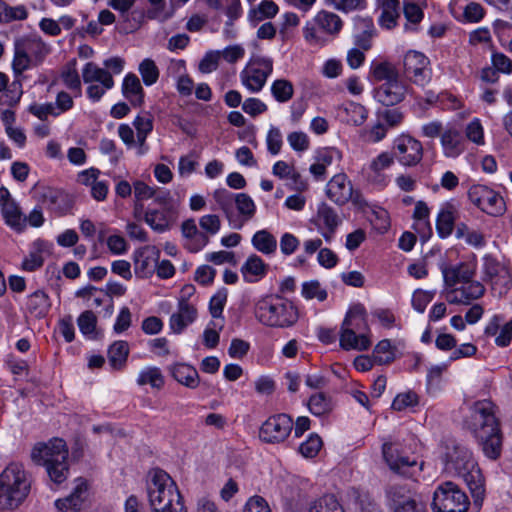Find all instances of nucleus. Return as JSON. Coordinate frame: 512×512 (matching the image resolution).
Wrapping results in <instances>:
<instances>
[{
  "label": "nucleus",
  "mask_w": 512,
  "mask_h": 512,
  "mask_svg": "<svg viewBox=\"0 0 512 512\" xmlns=\"http://www.w3.org/2000/svg\"><path fill=\"white\" fill-rule=\"evenodd\" d=\"M372 355L377 365L390 364L395 359V348L389 339H383L375 346Z\"/></svg>",
  "instance_id": "nucleus-51"
},
{
  "label": "nucleus",
  "mask_w": 512,
  "mask_h": 512,
  "mask_svg": "<svg viewBox=\"0 0 512 512\" xmlns=\"http://www.w3.org/2000/svg\"><path fill=\"white\" fill-rule=\"evenodd\" d=\"M268 264L256 254L250 255L241 267V273L247 283H254L266 276Z\"/></svg>",
  "instance_id": "nucleus-35"
},
{
  "label": "nucleus",
  "mask_w": 512,
  "mask_h": 512,
  "mask_svg": "<svg viewBox=\"0 0 512 512\" xmlns=\"http://www.w3.org/2000/svg\"><path fill=\"white\" fill-rule=\"evenodd\" d=\"M485 287L479 281L470 280L458 288L451 289L446 299L451 304L468 305L472 301L481 298L485 294Z\"/></svg>",
  "instance_id": "nucleus-24"
},
{
  "label": "nucleus",
  "mask_w": 512,
  "mask_h": 512,
  "mask_svg": "<svg viewBox=\"0 0 512 512\" xmlns=\"http://www.w3.org/2000/svg\"><path fill=\"white\" fill-rule=\"evenodd\" d=\"M271 94L279 103H287L293 98L294 86L287 79H276L271 85Z\"/></svg>",
  "instance_id": "nucleus-50"
},
{
  "label": "nucleus",
  "mask_w": 512,
  "mask_h": 512,
  "mask_svg": "<svg viewBox=\"0 0 512 512\" xmlns=\"http://www.w3.org/2000/svg\"><path fill=\"white\" fill-rule=\"evenodd\" d=\"M429 64L423 53L408 51L403 59V74L413 84L424 87L431 80Z\"/></svg>",
  "instance_id": "nucleus-17"
},
{
  "label": "nucleus",
  "mask_w": 512,
  "mask_h": 512,
  "mask_svg": "<svg viewBox=\"0 0 512 512\" xmlns=\"http://www.w3.org/2000/svg\"><path fill=\"white\" fill-rule=\"evenodd\" d=\"M35 193L37 201L57 216L67 214L73 206L69 195L61 189L43 186L37 188Z\"/></svg>",
  "instance_id": "nucleus-18"
},
{
  "label": "nucleus",
  "mask_w": 512,
  "mask_h": 512,
  "mask_svg": "<svg viewBox=\"0 0 512 512\" xmlns=\"http://www.w3.org/2000/svg\"><path fill=\"white\" fill-rule=\"evenodd\" d=\"M445 470L462 477L467 484L476 507L482 506L485 498V479L472 452L455 441L447 442L443 456Z\"/></svg>",
  "instance_id": "nucleus-2"
},
{
  "label": "nucleus",
  "mask_w": 512,
  "mask_h": 512,
  "mask_svg": "<svg viewBox=\"0 0 512 512\" xmlns=\"http://www.w3.org/2000/svg\"><path fill=\"white\" fill-rule=\"evenodd\" d=\"M414 495L406 485L394 484L386 489L388 506L393 512Z\"/></svg>",
  "instance_id": "nucleus-43"
},
{
  "label": "nucleus",
  "mask_w": 512,
  "mask_h": 512,
  "mask_svg": "<svg viewBox=\"0 0 512 512\" xmlns=\"http://www.w3.org/2000/svg\"><path fill=\"white\" fill-rule=\"evenodd\" d=\"M345 112L347 115V122L355 126L362 125L368 117L367 109L359 103L349 104L345 108Z\"/></svg>",
  "instance_id": "nucleus-57"
},
{
  "label": "nucleus",
  "mask_w": 512,
  "mask_h": 512,
  "mask_svg": "<svg viewBox=\"0 0 512 512\" xmlns=\"http://www.w3.org/2000/svg\"><path fill=\"white\" fill-rule=\"evenodd\" d=\"M369 330L364 305L358 303L351 306L341 325L340 346L344 350H367L371 346L366 334Z\"/></svg>",
  "instance_id": "nucleus-6"
},
{
  "label": "nucleus",
  "mask_w": 512,
  "mask_h": 512,
  "mask_svg": "<svg viewBox=\"0 0 512 512\" xmlns=\"http://www.w3.org/2000/svg\"><path fill=\"white\" fill-rule=\"evenodd\" d=\"M255 317L271 328H290L299 319L297 306L287 298L271 295L260 299L255 306Z\"/></svg>",
  "instance_id": "nucleus-4"
},
{
  "label": "nucleus",
  "mask_w": 512,
  "mask_h": 512,
  "mask_svg": "<svg viewBox=\"0 0 512 512\" xmlns=\"http://www.w3.org/2000/svg\"><path fill=\"white\" fill-rule=\"evenodd\" d=\"M129 352V344L126 341L118 340L110 345L108 349V361L113 370L119 371L126 366Z\"/></svg>",
  "instance_id": "nucleus-40"
},
{
  "label": "nucleus",
  "mask_w": 512,
  "mask_h": 512,
  "mask_svg": "<svg viewBox=\"0 0 512 512\" xmlns=\"http://www.w3.org/2000/svg\"><path fill=\"white\" fill-rule=\"evenodd\" d=\"M279 12L278 5L272 0H262L258 6L249 10L248 19L257 24L265 19L274 18Z\"/></svg>",
  "instance_id": "nucleus-44"
},
{
  "label": "nucleus",
  "mask_w": 512,
  "mask_h": 512,
  "mask_svg": "<svg viewBox=\"0 0 512 512\" xmlns=\"http://www.w3.org/2000/svg\"><path fill=\"white\" fill-rule=\"evenodd\" d=\"M314 223L325 241L330 243L341 224V219L334 208L326 203H321L317 209Z\"/></svg>",
  "instance_id": "nucleus-22"
},
{
  "label": "nucleus",
  "mask_w": 512,
  "mask_h": 512,
  "mask_svg": "<svg viewBox=\"0 0 512 512\" xmlns=\"http://www.w3.org/2000/svg\"><path fill=\"white\" fill-rule=\"evenodd\" d=\"M32 460L46 468L55 484L63 483L69 475L68 449L64 440L55 438L48 443L37 444L31 453Z\"/></svg>",
  "instance_id": "nucleus-5"
},
{
  "label": "nucleus",
  "mask_w": 512,
  "mask_h": 512,
  "mask_svg": "<svg viewBox=\"0 0 512 512\" xmlns=\"http://www.w3.org/2000/svg\"><path fill=\"white\" fill-rule=\"evenodd\" d=\"M234 204L239 213V215L235 214L234 218H238V221L243 222V225L255 216L256 205L248 194H236Z\"/></svg>",
  "instance_id": "nucleus-45"
},
{
  "label": "nucleus",
  "mask_w": 512,
  "mask_h": 512,
  "mask_svg": "<svg viewBox=\"0 0 512 512\" xmlns=\"http://www.w3.org/2000/svg\"><path fill=\"white\" fill-rule=\"evenodd\" d=\"M497 406L488 399L479 400L470 407L465 427L473 434L490 460H497L502 453L503 434L497 417Z\"/></svg>",
  "instance_id": "nucleus-1"
},
{
  "label": "nucleus",
  "mask_w": 512,
  "mask_h": 512,
  "mask_svg": "<svg viewBox=\"0 0 512 512\" xmlns=\"http://www.w3.org/2000/svg\"><path fill=\"white\" fill-rule=\"evenodd\" d=\"M407 93L408 85L400 78L381 83L373 91L375 100L386 107L401 103Z\"/></svg>",
  "instance_id": "nucleus-20"
},
{
  "label": "nucleus",
  "mask_w": 512,
  "mask_h": 512,
  "mask_svg": "<svg viewBox=\"0 0 512 512\" xmlns=\"http://www.w3.org/2000/svg\"><path fill=\"white\" fill-rule=\"evenodd\" d=\"M160 258V250L155 246H147L135 255V274L140 278H148L154 272Z\"/></svg>",
  "instance_id": "nucleus-26"
},
{
  "label": "nucleus",
  "mask_w": 512,
  "mask_h": 512,
  "mask_svg": "<svg viewBox=\"0 0 512 512\" xmlns=\"http://www.w3.org/2000/svg\"><path fill=\"white\" fill-rule=\"evenodd\" d=\"M25 307L31 316L44 318L51 308L50 298L45 291L37 290L27 297Z\"/></svg>",
  "instance_id": "nucleus-36"
},
{
  "label": "nucleus",
  "mask_w": 512,
  "mask_h": 512,
  "mask_svg": "<svg viewBox=\"0 0 512 512\" xmlns=\"http://www.w3.org/2000/svg\"><path fill=\"white\" fill-rule=\"evenodd\" d=\"M468 198L471 203L488 215L501 216L506 211L503 197L486 185H472L468 190Z\"/></svg>",
  "instance_id": "nucleus-13"
},
{
  "label": "nucleus",
  "mask_w": 512,
  "mask_h": 512,
  "mask_svg": "<svg viewBox=\"0 0 512 512\" xmlns=\"http://www.w3.org/2000/svg\"><path fill=\"white\" fill-rule=\"evenodd\" d=\"M434 296L435 291H425L422 289L415 290L412 296L413 308L417 312L423 313L427 305L433 300Z\"/></svg>",
  "instance_id": "nucleus-59"
},
{
  "label": "nucleus",
  "mask_w": 512,
  "mask_h": 512,
  "mask_svg": "<svg viewBox=\"0 0 512 512\" xmlns=\"http://www.w3.org/2000/svg\"><path fill=\"white\" fill-rule=\"evenodd\" d=\"M82 78L85 83L98 82L105 88H113L114 86V79L111 73L93 62L85 64L82 69Z\"/></svg>",
  "instance_id": "nucleus-37"
},
{
  "label": "nucleus",
  "mask_w": 512,
  "mask_h": 512,
  "mask_svg": "<svg viewBox=\"0 0 512 512\" xmlns=\"http://www.w3.org/2000/svg\"><path fill=\"white\" fill-rule=\"evenodd\" d=\"M355 45L362 50H369L372 47V39L376 35V29L371 17L356 16L353 19Z\"/></svg>",
  "instance_id": "nucleus-28"
},
{
  "label": "nucleus",
  "mask_w": 512,
  "mask_h": 512,
  "mask_svg": "<svg viewBox=\"0 0 512 512\" xmlns=\"http://www.w3.org/2000/svg\"><path fill=\"white\" fill-rule=\"evenodd\" d=\"M308 408L315 416H323L330 413L333 409L331 398L323 392H317L310 396Z\"/></svg>",
  "instance_id": "nucleus-49"
},
{
  "label": "nucleus",
  "mask_w": 512,
  "mask_h": 512,
  "mask_svg": "<svg viewBox=\"0 0 512 512\" xmlns=\"http://www.w3.org/2000/svg\"><path fill=\"white\" fill-rule=\"evenodd\" d=\"M343 28V21L336 13L320 10L303 27L305 41L314 47L325 46L330 39L336 38Z\"/></svg>",
  "instance_id": "nucleus-9"
},
{
  "label": "nucleus",
  "mask_w": 512,
  "mask_h": 512,
  "mask_svg": "<svg viewBox=\"0 0 512 512\" xmlns=\"http://www.w3.org/2000/svg\"><path fill=\"white\" fill-rule=\"evenodd\" d=\"M122 94L134 108L144 103L145 92L137 75L128 73L122 83Z\"/></svg>",
  "instance_id": "nucleus-33"
},
{
  "label": "nucleus",
  "mask_w": 512,
  "mask_h": 512,
  "mask_svg": "<svg viewBox=\"0 0 512 512\" xmlns=\"http://www.w3.org/2000/svg\"><path fill=\"white\" fill-rule=\"evenodd\" d=\"M1 213L5 223L13 230L22 232L26 228V216L14 200L3 205Z\"/></svg>",
  "instance_id": "nucleus-38"
},
{
  "label": "nucleus",
  "mask_w": 512,
  "mask_h": 512,
  "mask_svg": "<svg viewBox=\"0 0 512 512\" xmlns=\"http://www.w3.org/2000/svg\"><path fill=\"white\" fill-rule=\"evenodd\" d=\"M195 305L184 297L178 299L177 311L169 319V326L173 333L181 334L197 318Z\"/></svg>",
  "instance_id": "nucleus-23"
},
{
  "label": "nucleus",
  "mask_w": 512,
  "mask_h": 512,
  "mask_svg": "<svg viewBox=\"0 0 512 512\" xmlns=\"http://www.w3.org/2000/svg\"><path fill=\"white\" fill-rule=\"evenodd\" d=\"M394 512H428V510L426 503L414 495Z\"/></svg>",
  "instance_id": "nucleus-64"
},
{
  "label": "nucleus",
  "mask_w": 512,
  "mask_h": 512,
  "mask_svg": "<svg viewBox=\"0 0 512 512\" xmlns=\"http://www.w3.org/2000/svg\"><path fill=\"white\" fill-rule=\"evenodd\" d=\"M395 159L403 166L413 167L420 163L423 158L422 143L409 134H400L392 145Z\"/></svg>",
  "instance_id": "nucleus-16"
},
{
  "label": "nucleus",
  "mask_w": 512,
  "mask_h": 512,
  "mask_svg": "<svg viewBox=\"0 0 512 512\" xmlns=\"http://www.w3.org/2000/svg\"><path fill=\"white\" fill-rule=\"evenodd\" d=\"M50 46L36 35H26L14 42L12 69L16 78L26 70L41 65L50 53Z\"/></svg>",
  "instance_id": "nucleus-7"
},
{
  "label": "nucleus",
  "mask_w": 512,
  "mask_h": 512,
  "mask_svg": "<svg viewBox=\"0 0 512 512\" xmlns=\"http://www.w3.org/2000/svg\"><path fill=\"white\" fill-rule=\"evenodd\" d=\"M86 482L80 480L72 493L55 501V506L59 512H79L83 506L87 493Z\"/></svg>",
  "instance_id": "nucleus-32"
},
{
  "label": "nucleus",
  "mask_w": 512,
  "mask_h": 512,
  "mask_svg": "<svg viewBox=\"0 0 512 512\" xmlns=\"http://www.w3.org/2000/svg\"><path fill=\"white\" fill-rule=\"evenodd\" d=\"M431 506L433 512H466L469 499L455 483L447 481L434 491Z\"/></svg>",
  "instance_id": "nucleus-10"
},
{
  "label": "nucleus",
  "mask_w": 512,
  "mask_h": 512,
  "mask_svg": "<svg viewBox=\"0 0 512 512\" xmlns=\"http://www.w3.org/2000/svg\"><path fill=\"white\" fill-rule=\"evenodd\" d=\"M138 70L146 86L155 84L159 79L160 71L155 61L150 58H145L139 64Z\"/></svg>",
  "instance_id": "nucleus-52"
},
{
  "label": "nucleus",
  "mask_w": 512,
  "mask_h": 512,
  "mask_svg": "<svg viewBox=\"0 0 512 512\" xmlns=\"http://www.w3.org/2000/svg\"><path fill=\"white\" fill-rule=\"evenodd\" d=\"M417 404L418 395L415 392L408 391L406 393H400L394 398L392 408L396 411H402Z\"/></svg>",
  "instance_id": "nucleus-61"
},
{
  "label": "nucleus",
  "mask_w": 512,
  "mask_h": 512,
  "mask_svg": "<svg viewBox=\"0 0 512 512\" xmlns=\"http://www.w3.org/2000/svg\"><path fill=\"white\" fill-rule=\"evenodd\" d=\"M336 10L349 13L356 10H364L367 7V0H326Z\"/></svg>",
  "instance_id": "nucleus-58"
},
{
  "label": "nucleus",
  "mask_w": 512,
  "mask_h": 512,
  "mask_svg": "<svg viewBox=\"0 0 512 512\" xmlns=\"http://www.w3.org/2000/svg\"><path fill=\"white\" fill-rule=\"evenodd\" d=\"M60 76L64 85L74 92L76 97L81 95V79L76 68V59L69 61L64 66Z\"/></svg>",
  "instance_id": "nucleus-46"
},
{
  "label": "nucleus",
  "mask_w": 512,
  "mask_h": 512,
  "mask_svg": "<svg viewBox=\"0 0 512 512\" xmlns=\"http://www.w3.org/2000/svg\"><path fill=\"white\" fill-rule=\"evenodd\" d=\"M77 323L81 333L89 335L95 331L97 318L92 311L87 310L80 314Z\"/></svg>",
  "instance_id": "nucleus-63"
},
{
  "label": "nucleus",
  "mask_w": 512,
  "mask_h": 512,
  "mask_svg": "<svg viewBox=\"0 0 512 512\" xmlns=\"http://www.w3.org/2000/svg\"><path fill=\"white\" fill-rule=\"evenodd\" d=\"M322 445L321 437L316 433H312L306 441L300 444L299 452L305 458H314L318 455Z\"/></svg>",
  "instance_id": "nucleus-55"
},
{
  "label": "nucleus",
  "mask_w": 512,
  "mask_h": 512,
  "mask_svg": "<svg viewBox=\"0 0 512 512\" xmlns=\"http://www.w3.org/2000/svg\"><path fill=\"white\" fill-rule=\"evenodd\" d=\"M382 453L389 468L403 477L414 478L423 469V462L418 464L415 459L403 455L398 442L384 443Z\"/></svg>",
  "instance_id": "nucleus-12"
},
{
  "label": "nucleus",
  "mask_w": 512,
  "mask_h": 512,
  "mask_svg": "<svg viewBox=\"0 0 512 512\" xmlns=\"http://www.w3.org/2000/svg\"><path fill=\"white\" fill-rule=\"evenodd\" d=\"M464 138L466 139V142L470 141L478 146L484 145V128L480 119L474 118L466 125Z\"/></svg>",
  "instance_id": "nucleus-53"
},
{
  "label": "nucleus",
  "mask_w": 512,
  "mask_h": 512,
  "mask_svg": "<svg viewBox=\"0 0 512 512\" xmlns=\"http://www.w3.org/2000/svg\"><path fill=\"white\" fill-rule=\"evenodd\" d=\"M178 216V207H149L144 213V221L153 231L164 233L172 229Z\"/></svg>",
  "instance_id": "nucleus-19"
},
{
  "label": "nucleus",
  "mask_w": 512,
  "mask_h": 512,
  "mask_svg": "<svg viewBox=\"0 0 512 512\" xmlns=\"http://www.w3.org/2000/svg\"><path fill=\"white\" fill-rule=\"evenodd\" d=\"M294 426L292 417L286 413L270 416L260 427L259 437L271 444L284 442L291 434Z\"/></svg>",
  "instance_id": "nucleus-15"
},
{
  "label": "nucleus",
  "mask_w": 512,
  "mask_h": 512,
  "mask_svg": "<svg viewBox=\"0 0 512 512\" xmlns=\"http://www.w3.org/2000/svg\"><path fill=\"white\" fill-rule=\"evenodd\" d=\"M273 72V60L270 57L253 55L240 72L242 85L251 93L260 92Z\"/></svg>",
  "instance_id": "nucleus-11"
},
{
  "label": "nucleus",
  "mask_w": 512,
  "mask_h": 512,
  "mask_svg": "<svg viewBox=\"0 0 512 512\" xmlns=\"http://www.w3.org/2000/svg\"><path fill=\"white\" fill-rule=\"evenodd\" d=\"M400 17L399 0H383L381 4V15L379 16V25L387 30H391L397 26Z\"/></svg>",
  "instance_id": "nucleus-39"
},
{
  "label": "nucleus",
  "mask_w": 512,
  "mask_h": 512,
  "mask_svg": "<svg viewBox=\"0 0 512 512\" xmlns=\"http://www.w3.org/2000/svg\"><path fill=\"white\" fill-rule=\"evenodd\" d=\"M353 185L345 173L335 174L326 184L327 198L338 206L346 205L352 197Z\"/></svg>",
  "instance_id": "nucleus-21"
},
{
  "label": "nucleus",
  "mask_w": 512,
  "mask_h": 512,
  "mask_svg": "<svg viewBox=\"0 0 512 512\" xmlns=\"http://www.w3.org/2000/svg\"><path fill=\"white\" fill-rule=\"evenodd\" d=\"M136 383L139 386L150 385L153 389L161 390L165 386V376L159 367L148 366L139 372Z\"/></svg>",
  "instance_id": "nucleus-41"
},
{
  "label": "nucleus",
  "mask_w": 512,
  "mask_h": 512,
  "mask_svg": "<svg viewBox=\"0 0 512 512\" xmlns=\"http://www.w3.org/2000/svg\"><path fill=\"white\" fill-rule=\"evenodd\" d=\"M403 14L406 19V23L404 25L405 31H417L418 25L424 17V12L420 6L413 2H405L403 6Z\"/></svg>",
  "instance_id": "nucleus-47"
},
{
  "label": "nucleus",
  "mask_w": 512,
  "mask_h": 512,
  "mask_svg": "<svg viewBox=\"0 0 512 512\" xmlns=\"http://www.w3.org/2000/svg\"><path fill=\"white\" fill-rule=\"evenodd\" d=\"M440 143L443 154L448 158H457L467 149L466 139L456 126H448L441 134Z\"/></svg>",
  "instance_id": "nucleus-25"
},
{
  "label": "nucleus",
  "mask_w": 512,
  "mask_h": 512,
  "mask_svg": "<svg viewBox=\"0 0 512 512\" xmlns=\"http://www.w3.org/2000/svg\"><path fill=\"white\" fill-rule=\"evenodd\" d=\"M147 493L152 512H161L183 503V498L175 481L162 469H154L149 474Z\"/></svg>",
  "instance_id": "nucleus-8"
},
{
  "label": "nucleus",
  "mask_w": 512,
  "mask_h": 512,
  "mask_svg": "<svg viewBox=\"0 0 512 512\" xmlns=\"http://www.w3.org/2000/svg\"><path fill=\"white\" fill-rule=\"evenodd\" d=\"M387 132V126L383 122L378 121L372 127L364 131L363 137L367 142L378 143L386 137Z\"/></svg>",
  "instance_id": "nucleus-62"
},
{
  "label": "nucleus",
  "mask_w": 512,
  "mask_h": 512,
  "mask_svg": "<svg viewBox=\"0 0 512 512\" xmlns=\"http://www.w3.org/2000/svg\"><path fill=\"white\" fill-rule=\"evenodd\" d=\"M446 286L454 287L457 284L473 280L476 273V265L468 262H461L456 265L445 267L442 270Z\"/></svg>",
  "instance_id": "nucleus-27"
},
{
  "label": "nucleus",
  "mask_w": 512,
  "mask_h": 512,
  "mask_svg": "<svg viewBox=\"0 0 512 512\" xmlns=\"http://www.w3.org/2000/svg\"><path fill=\"white\" fill-rule=\"evenodd\" d=\"M236 194L230 192L225 188L216 189L213 193V198L220 207V209L224 212L226 218L230 222V224L235 229H241L243 227V222L238 221V218L235 217V212L233 209L235 202Z\"/></svg>",
  "instance_id": "nucleus-34"
},
{
  "label": "nucleus",
  "mask_w": 512,
  "mask_h": 512,
  "mask_svg": "<svg viewBox=\"0 0 512 512\" xmlns=\"http://www.w3.org/2000/svg\"><path fill=\"white\" fill-rule=\"evenodd\" d=\"M369 77L373 82H388L400 78L398 68L385 58L374 59L370 64Z\"/></svg>",
  "instance_id": "nucleus-30"
},
{
  "label": "nucleus",
  "mask_w": 512,
  "mask_h": 512,
  "mask_svg": "<svg viewBox=\"0 0 512 512\" xmlns=\"http://www.w3.org/2000/svg\"><path fill=\"white\" fill-rule=\"evenodd\" d=\"M253 247L264 255H273L277 250L276 237L266 229L257 231L252 239Z\"/></svg>",
  "instance_id": "nucleus-42"
},
{
  "label": "nucleus",
  "mask_w": 512,
  "mask_h": 512,
  "mask_svg": "<svg viewBox=\"0 0 512 512\" xmlns=\"http://www.w3.org/2000/svg\"><path fill=\"white\" fill-rule=\"evenodd\" d=\"M228 290L226 288L219 289L210 299L209 311L213 318L222 317L225 304L227 302Z\"/></svg>",
  "instance_id": "nucleus-56"
},
{
  "label": "nucleus",
  "mask_w": 512,
  "mask_h": 512,
  "mask_svg": "<svg viewBox=\"0 0 512 512\" xmlns=\"http://www.w3.org/2000/svg\"><path fill=\"white\" fill-rule=\"evenodd\" d=\"M457 218L458 209L456 205L452 202H446L438 213L436 220V230L440 238L445 239L452 234Z\"/></svg>",
  "instance_id": "nucleus-31"
},
{
  "label": "nucleus",
  "mask_w": 512,
  "mask_h": 512,
  "mask_svg": "<svg viewBox=\"0 0 512 512\" xmlns=\"http://www.w3.org/2000/svg\"><path fill=\"white\" fill-rule=\"evenodd\" d=\"M221 58L220 51H209L201 59L198 69L201 73L207 74L215 71L219 66Z\"/></svg>",
  "instance_id": "nucleus-60"
},
{
  "label": "nucleus",
  "mask_w": 512,
  "mask_h": 512,
  "mask_svg": "<svg viewBox=\"0 0 512 512\" xmlns=\"http://www.w3.org/2000/svg\"><path fill=\"white\" fill-rule=\"evenodd\" d=\"M482 280L491 285V289L499 296L505 294L511 283L510 270L491 255L483 257Z\"/></svg>",
  "instance_id": "nucleus-14"
},
{
  "label": "nucleus",
  "mask_w": 512,
  "mask_h": 512,
  "mask_svg": "<svg viewBox=\"0 0 512 512\" xmlns=\"http://www.w3.org/2000/svg\"><path fill=\"white\" fill-rule=\"evenodd\" d=\"M302 296L307 300L317 299L323 302L327 299L328 293L318 280H311L302 284Z\"/></svg>",
  "instance_id": "nucleus-54"
},
{
  "label": "nucleus",
  "mask_w": 512,
  "mask_h": 512,
  "mask_svg": "<svg viewBox=\"0 0 512 512\" xmlns=\"http://www.w3.org/2000/svg\"><path fill=\"white\" fill-rule=\"evenodd\" d=\"M309 512H345V510L335 495L325 494L312 502Z\"/></svg>",
  "instance_id": "nucleus-48"
},
{
  "label": "nucleus",
  "mask_w": 512,
  "mask_h": 512,
  "mask_svg": "<svg viewBox=\"0 0 512 512\" xmlns=\"http://www.w3.org/2000/svg\"><path fill=\"white\" fill-rule=\"evenodd\" d=\"M168 371L177 383L188 389H196L200 385L199 373L190 364L183 362L174 363L168 367Z\"/></svg>",
  "instance_id": "nucleus-29"
},
{
  "label": "nucleus",
  "mask_w": 512,
  "mask_h": 512,
  "mask_svg": "<svg viewBox=\"0 0 512 512\" xmlns=\"http://www.w3.org/2000/svg\"><path fill=\"white\" fill-rule=\"evenodd\" d=\"M31 480L21 463H10L0 473V510H14L28 497Z\"/></svg>",
  "instance_id": "nucleus-3"
}]
</instances>
